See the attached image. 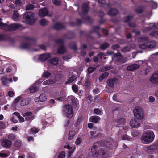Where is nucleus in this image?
I'll return each instance as SVG.
<instances>
[{"label": "nucleus", "instance_id": "obj_41", "mask_svg": "<svg viewBox=\"0 0 158 158\" xmlns=\"http://www.w3.org/2000/svg\"><path fill=\"white\" fill-rule=\"evenodd\" d=\"M17 117H16L15 115H14L13 113L12 114V117L10 119V120L13 123H16L17 122Z\"/></svg>", "mask_w": 158, "mask_h": 158}, {"label": "nucleus", "instance_id": "obj_40", "mask_svg": "<svg viewBox=\"0 0 158 158\" xmlns=\"http://www.w3.org/2000/svg\"><path fill=\"white\" fill-rule=\"evenodd\" d=\"M66 96V95L65 94L63 95L62 96H61L60 97H56L55 98V99L56 100H57L59 101H62L64 100L65 98V97Z\"/></svg>", "mask_w": 158, "mask_h": 158}, {"label": "nucleus", "instance_id": "obj_14", "mask_svg": "<svg viewBox=\"0 0 158 158\" xmlns=\"http://www.w3.org/2000/svg\"><path fill=\"white\" fill-rule=\"evenodd\" d=\"M48 11L46 8L41 9L39 10V15L40 17H44L48 15Z\"/></svg>", "mask_w": 158, "mask_h": 158}, {"label": "nucleus", "instance_id": "obj_26", "mask_svg": "<svg viewBox=\"0 0 158 158\" xmlns=\"http://www.w3.org/2000/svg\"><path fill=\"white\" fill-rule=\"evenodd\" d=\"M13 19L15 21H17L20 19V15L17 11H14L13 16Z\"/></svg>", "mask_w": 158, "mask_h": 158}, {"label": "nucleus", "instance_id": "obj_27", "mask_svg": "<svg viewBox=\"0 0 158 158\" xmlns=\"http://www.w3.org/2000/svg\"><path fill=\"white\" fill-rule=\"evenodd\" d=\"M64 148H66L69 150L71 149V150L69 151V157H70V155L74 151L75 149V147H74L73 148H72L69 145H68L67 146H65Z\"/></svg>", "mask_w": 158, "mask_h": 158}, {"label": "nucleus", "instance_id": "obj_30", "mask_svg": "<svg viewBox=\"0 0 158 158\" xmlns=\"http://www.w3.org/2000/svg\"><path fill=\"white\" fill-rule=\"evenodd\" d=\"M118 12V10L114 9H112L110 10L109 12L110 15H116Z\"/></svg>", "mask_w": 158, "mask_h": 158}, {"label": "nucleus", "instance_id": "obj_54", "mask_svg": "<svg viewBox=\"0 0 158 158\" xmlns=\"http://www.w3.org/2000/svg\"><path fill=\"white\" fill-rule=\"evenodd\" d=\"M109 46V44L107 43H106L102 44L101 46V48L102 49H105L107 48Z\"/></svg>", "mask_w": 158, "mask_h": 158}, {"label": "nucleus", "instance_id": "obj_59", "mask_svg": "<svg viewBox=\"0 0 158 158\" xmlns=\"http://www.w3.org/2000/svg\"><path fill=\"white\" fill-rule=\"evenodd\" d=\"M132 135L133 136H136L139 135V132L136 131H133L131 133Z\"/></svg>", "mask_w": 158, "mask_h": 158}, {"label": "nucleus", "instance_id": "obj_57", "mask_svg": "<svg viewBox=\"0 0 158 158\" xmlns=\"http://www.w3.org/2000/svg\"><path fill=\"white\" fill-rule=\"evenodd\" d=\"M94 112L100 115L102 114V112L98 109H95L94 110Z\"/></svg>", "mask_w": 158, "mask_h": 158}, {"label": "nucleus", "instance_id": "obj_62", "mask_svg": "<svg viewBox=\"0 0 158 158\" xmlns=\"http://www.w3.org/2000/svg\"><path fill=\"white\" fill-rule=\"evenodd\" d=\"M15 3L17 6H21L22 4V2L20 0H17L15 1Z\"/></svg>", "mask_w": 158, "mask_h": 158}, {"label": "nucleus", "instance_id": "obj_5", "mask_svg": "<svg viewBox=\"0 0 158 158\" xmlns=\"http://www.w3.org/2000/svg\"><path fill=\"white\" fill-rule=\"evenodd\" d=\"M135 117L139 120H142L144 118V114L143 109L139 107H136L134 110Z\"/></svg>", "mask_w": 158, "mask_h": 158}, {"label": "nucleus", "instance_id": "obj_12", "mask_svg": "<svg viewBox=\"0 0 158 158\" xmlns=\"http://www.w3.org/2000/svg\"><path fill=\"white\" fill-rule=\"evenodd\" d=\"M68 98L70 102L71 103V105L73 106H75L78 103V101L77 99L73 96H68Z\"/></svg>", "mask_w": 158, "mask_h": 158}, {"label": "nucleus", "instance_id": "obj_51", "mask_svg": "<svg viewBox=\"0 0 158 158\" xmlns=\"http://www.w3.org/2000/svg\"><path fill=\"white\" fill-rule=\"evenodd\" d=\"M151 35L154 37H155L158 39V31H156L153 32Z\"/></svg>", "mask_w": 158, "mask_h": 158}, {"label": "nucleus", "instance_id": "obj_32", "mask_svg": "<svg viewBox=\"0 0 158 158\" xmlns=\"http://www.w3.org/2000/svg\"><path fill=\"white\" fill-rule=\"evenodd\" d=\"M147 48H152L154 47L155 46V44L154 42H149V38H148L147 40Z\"/></svg>", "mask_w": 158, "mask_h": 158}, {"label": "nucleus", "instance_id": "obj_55", "mask_svg": "<svg viewBox=\"0 0 158 158\" xmlns=\"http://www.w3.org/2000/svg\"><path fill=\"white\" fill-rule=\"evenodd\" d=\"M6 127V125L2 122H0V128L4 129Z\"/></svg>", "mask_w": 158, "mask_h": 158}, {"label": "nucleus", "instance_id": "obj_49", "mask_svg": "<svg viewBox=\"0 0 158 158\" xmlns=\"http://www.w3.org/2000/svg\"><path fill=\"white\" fill-rule=\"evenodd\" d=\"M98 131H91L90 135L92 137H94L98 136L97 133Z\"/></svg>", "mask_w": 158, "mask_h": 158}, {"label": "nucleus", "instance_id": "obj_31", "mask_svg": "<svg viewBox=\"0 0 158 158\" xmlns=\"http://www.w3.org/2000/svg\"><path fill=\"white\" fill-rule=\"evenodd\" d=\"M76 78L77 77L76 76L72 75L68 79L66 83L68 84L71 83L75 80Z\"/></svg>", "mask_w": 158, "mask_h": 158}, {"label": "nucleus", "instance_id": "obj_46", "mask_svg": "<svg viewBox=\"0 0 158 158\" xmlns=\"http://www.w3.org/2000/svg\"><path fill=\"white\" fill-rule=\"evenodd\" d=\"M121 139L122 140H129L131 138L127 135H124L122 136Z\"/></svg>", "mask_w": 158, "mask_h": 158}, {"label": "nucleus", "instance_id": "obj_52", "mask_svg": "<svg viewBox=\"0 0 158 158\" xmlns=\"http://www.w3.org/2000/svg\"><path fill=\"white\" fill-rule=\"evenodd\" d=\"M65 154L64 151L61 152L60 153L58 158H65Z\"/></svg>", "mask_w": 158, "mask_h": 158}, {"label": "nucleus", "instance_id": "obj_3", "mask_svg": "<svg viewBox=\"0 0 158 158\" xmlns=\"http://www.w3.org/2000/svg\"><path fill=\"white\" fill-rule=\"evenodd\" d=\"M35 14L32 12H28L25 13L23 18L27 24L32 25L34 23L36 19L35 18Z\"/></svg>", "mask_w": 158, "mask_h": 158}, {"label": "nucleus", "instance_id": "obj_63", "mask_svg": "<svg viewBox=\"0 0 158 158\" xmlns=\"http://www.w3.org/2000/svg\"><path fill=\"white\" fill-rule=\"evenodd\" d=\"M95 69L94 67H89L88 69V71L89 73H90L94 71Z\"/></svg>", "mask_w": 158, "mask_h": 158}, {"label": "nucleus", "instance_id": "obj_4", "mask_svg": "<svg viewBox=\"0 0 158 158\" xmlns=\"http://www.w3.org/2000/svg\"><path fill=\"white\" fill-rule=\"evenodd\" d=\"M64 114L68 118H70L73 115L72 107L70 105L65 106L63 110Z\"/></svg>", "mask_w": 158, "mask_h": 158}, {"label": "nucleus", "instance_id": "obj_53", "mask_svg": "<svg viewBox=\"0 0 158 158\" xmlns=\"http://www.w3.org/2000/svg\"><path fill=\"white\" fill-rule=\"evenodd\" d=\"M8 138L10 140L14 139L15 138V136L13 134H10L8 136Z\"/></svg>", "mask_w": 158, "mask_h": 158}, {"label": "nucleus", "instance_id": "obj_60", "mask_svg": "<svg viewBox=\"0 0 158 158\" xmlns=\"http://www.w3.org/2000/svg\"><path fill=\"white\" fill-rule=\"evenodd\" d=\"M52 2L53 4L56 5H59L60 4V2L59 0H52Z\"/></svg>", "mask_w": 158, "mask_h": 158}, {"label": "nucleus", "instance_id": "obj_29", "mask_svg": "<svg viewBox=\"0 0 158 158\" xmlns=\"http://www.w3.org/2000/svg\"><path fill=\"white\" fill-rule=\"evenodd\" d=\"M66 51V49L65 47L62 45L58 49V53L60 54H63Z\"/></svg>", "mask_w": 158, "mask_h": 158}, {"label": "nucleus", "instance_id": "obj_6", "mask_svg": "<svg viewBox=\"0 0 158 158\" xmlns=\"http://www.w3.org/2000/svg\"><path fill=\"white\" fill-rule=\"evenodd\" d=\"M98 147V143H95L93 146L92 148L91 149V151L93 154V155L94 156H96L97 157H100V156L102 155V157H103L104 158V157L106 156L105 153H104L103 151V150L105 149V148H102L101 149V152H99L97 153L96 148Z\"/></svg>", "mask_w": 158, "mask_h": 158}, {"label": "nucleus", "instance_id": "obj_9", "mask_svg": "<svg viewBox=\"0 0 158 158\" xmlns=\"http://www.w3.org/2000/svg\"><path fill=\"white\" fill-rule=\"evenodd\" d=\"M51 56V54H44L37 56L38 60L40 61H44L46 60L48 58L50 57Z\"/></svg>", "mask_w": 158, "mask_h": 158}, {"label": "nucleus", "instance_id": "obj_61", "mask_svg": "<svg viewBox=\"0 0 158 158\" xmlns=\"http://www.w3.org/2000/svg\"><path fill=\"white\" fill-rule=\"evenodd\" d=\"M82 140L81 138H77L75 141V143L77 145H78L81 143Z\"/></svg>", "mask_w": 158, "mask_h": 158}, {"label": "nucleus", "instance_id": "obj_15", "mask_svg": "<svg viewBox=\"0 0 158 158\" xmlns=\"http://www.w3.org/2000/svg\"><path fill=\"white\" fill-rule=\"evenodd\" d=\"M150 81L154 84H158V74H154L150 77Z\"/></svg>", "mask_w": 158, "mask_h": 158}, {"label": "nucleus", "instance_id": "obj_39", "mask_svg": "<svg viewBox=\"0 0 158 158\" xmlns=\"http://www.w3.org/2000/svg\"><path fill=\"white\" fill-rule=\"evenodd\" d=\"M82 9L84 12H86L88 11L89 10V7L87 4L84 3L83 5Z\"/></svg>", "mask_w": 158, "mask_h": 158}, {"label": "nucleus", "instance_id": "obj_42", "mask_svg": "<svg viewBox=\"0 0 158 158\" xmlns=\"http://www.w3.org/2000/svg\"><path fill=\"white\" fill-rule=\"evenodd\" d=\"M9 153H5L3 151L0 152V156L2 157H6L9 156Z\"/></svg>", "mask_w": 158, "mask_h": 158}, {"label": "nucleus", "instance_id": "obj_64", "mask_svg": "<svg viewBox=\"0 0 158 158\" xmlns=\"http://www.w3.org/2000/svg\"><path fill=\"white\" fill-rule=\"evenodd\" d=\"M98 56L101 59H106V57H105V56L102 53H100L98 54Z\"/></svg>", "mask_w": 158, "mask_h": 158}, {"label": "nucleus", "instance_id": "obj_16", "mask_svg": "<svg viewBox=\"0 0 158 158\" xmlns=\"http://www.w3.org/2000/svg\"><path fill=\"white\" fill-rule=\"evenodd\" d=\"M23 116L25 117V119L27 121L33 119L34 117L32 113L30 112L24 113Z\"/></svg>", "mask_w": 158, "mask_h": 158}, {"label": "nucleus", "instance_id": "obj_24", "mask_svg": "<svg viewBox=\"0 0 158 158\" xmlns=\"http://www.w3.org/2000/svg\"><path fill=\"white\" fill-rule=\"evenodd\" d=\"M30 100L29 98H25L22 100L21 102L20 105L22 106H24L28 105Z\"/></svg>", "mask_w": 158, "mask_h": 158}, {"label": "nucleus", "instance_id": "obj_18", "mask_svg": "<svg viewBox=\"0 0 158 158\" xmlns=\"http://www.w3.org/2000/svg\"><path fill=\"white\" fill-rule=\"evenodd\" d=\"M139 67V65L138 64H132L128 66L127 68L128 70L133 71L136 69H138Z\"/></svg>", "mask_w": 158, "mask_h": 158}, {"label": "nucleus", "instance_id": "obj_34", "mask_svg": "<svg viewBox=\"0 0 158 158\" xmlns=\"http://www.w3.org/2000/svg\"><path fill=\"white\" fill-rule=\"evenodd\" d=\"M64 27V25L60 23H57L54 26V28L56 29H60Z\"/></svg>", "mask_w": 158, "mask_h": 158}, {"label": "nucleus", "instance_id": "obj_20", "mask_svg": "<svg viewBox=\"0 0 158 158\" xmlns=\"http://www.w3.org/2000/svg\"><path fill=\"white\" fill-rule=\"evenodd\" d=\"M117 81V80L116 78L110 79H109L107 82L108 86L110 87H112L114 86L115 82Z\"/></svg>", "mask_w": 158, "mask_h": 158}, {"label": "nucleus", "instance_id": "obj_2", "mask_svg": "<svg viewBox=\"0 0 158 158\" xmlns=\"http://www.w3.org/2000/svg\"><path fill=\"white\" fill-rule=\"evenodd\" d=\"M2 19H0V28L5 31H14L20 27V25L17 24H13L8 26L6 24H4L2 22Z\"/></svg>", "mask_w": 158, "mask_h": 158}, {"label": "nucleus", "instance_id": "obj_7", "mask_svg": "<svg viewBox=\"0 0 158 158\" xmlns=\"http://www.w3.org/2000/svg\"><path fill=\"white\" fill-rule=\"evenodd\" d=\"M21 48H22L26 49L27 50H31V51H39V49L37 48L31 49L32 48V46L30 44L27 43H23L21 45Z\"/></svg>", "mask_w": 158, "mask_h": 158}, {"label": "nucleus", "instance_id": "obj_36", "mask_svg": "<svg viewBox=\"0 0 158 158\" xmlns=\"http://www.w3.org/2000/svg\"><path fill=\"white\" fill-rule=\"evenodd\" d=\"M14 146L17 148L20 147L22 145V143L19 140L15 141L14 143Z\"/></svg>", "mask_w": 158, "mask_h": 158}, {"label": "nucleus", "instance_id": "obj_22", "mask_svg": "<svg viewBox=\"0 0 158 158\" xmlns=\"http://www.w3.org/2000/svg\"><path fill=\"white\" fill-rule=\"evenodd\" d=\"M147 148L149 150L158 149V140L155 144L148 146Z\"/></svg>", "mask_w": 158, "mask_h": 158}, {"label": "nucleus", "instance_id": "obj_50", "mask_svg": "<svg viewBox=\"0 0 158 158\" xmlns=\"http://www.w3.org/2000/svg\"><path fill=\"white\" fill-rule=\"evenodd\" d=\"M21 97L20 96H19L17 97L14 100L13 105H15V104H16L21 99Z\"/></svg>", "mask_w": 158, "mask_h": 158}, {"label": "nucleus", "instance_id": "obj_19", "mask_svg": "<svg viewBox=\"0 0 158 158\" xmlns=\"http://www.w3.org/2000/svg\"><path fill=\"white\" fill-rule=\"evenodd\" d=\"M63 77V75L61 74H58L55 76L54 81L56 84L60 82V81Z\"/></svg>", "mask_w": 158, "mask_h": 158}, {"label": "nucleus", "instance_id": "obj_44", "mask_svg": "<svg viewBox=\"0 0 158 158\" xmlns=\"http://www.w3.org/2000/svg\"><path fill=\"white\" fill-rule=\"evenodd\" d=\"M151 69V67H148L143 71L142 72L141 74L143 75L147 74L148 73L150 70Z\"/></svg>", "mask_w": 158, "mask_h": 158}, {"label": "nucleus", "instance_id": "obj_13", "mask_svg": "<svg viewBox=\"0 0 158 158\" xmlns=\"http://www.w3.org/2000/svg\"><path fill=\"white\" fill-rule=\"evenodd\" d=\"M47 99V97L44 94H40L39 97L35 98V101L36 102H44Z\"/></svg>", "mask_w": 158, "mask_h": 158}, {"label": "nucleus", "instance_id": "obj_25", "mask_svg": "<svg viewBox=\"0 0 158 158\" xmlns=\"http://www.w3.org/2000/svg\"><path fill=\"white\" fill-rule=\"evenodd\" d=\"M76 132L74 131H70L69 133L68 137V140H71L73 138Z\"/></svg>", "mask_w": 158, "mask_h": 158}, {"label": "nucleus", "instance_id": "obj_35", "mask_svg": "<svg viewBox=\"0 0 158 158\" xmlns=\"http://www.w3.org/2000/svg\"><path fill=\"white\" fill-rule=\"evenodd\" d=\"M109 73L107 72H104L99 77V80L101 81L104 79L108 75Z\"/></svg>", "mask_w": 158, "mask_h": 158}, {"label": "nucleus", "instance_id": "obj_28", "mask_svg": "<svg viewBox=\"0 0 158 158\" xmlns=\"http://www.w3.org/2000/svg\"><path fill=\"white\" fill-rule=\"evenodd\" d=\"M13 114L15 115L16 117H17V118L20 122H23L24 121V118L20 116L18 113L15 112L13 113Z\"/></svg>", "mask_w": 158, "mask_h": 158}, {"label": "nucleus", "instance_id": "obj_10", "mask_svg": "<svg viewBox=\"0 0 158 158\" xmlns=\"http://www.w3.org/2000/svg\"><path fill=\"white\" fill-rule=\"evenodd\" d=\"M1 145L5 148H8L12 144L11 141L7 139H3L1 141Z\"/></svg>", "mask_w": 158, "mask_h": 158}, {"label": "nucleus", "instance_id": "obj_38", "mask_svg": "<svg viewBox=\"0 0 158 158\" xmlns=\"http://www.w3.org/2000/svg\"><path fill=\"white\" fill-rule=\"evenodd\" d=\"M40 24L42 26H45L48 23V21L44 19H43L40 21Z\"/></svg>", "mask_w": 158, "mask_h": 158}, {"label": "nucleus", "instance_id": "obj_45", "mask_svg": "<svg viewBox=\"0 0 158 158\" xmlns=\"http://www.w3.org/2000/svg\"><path fill=\"white\" fill-rule=\"evenodd\" d=\"M51 75V74L48 71L44 72L42 76L44 77L47 78L48 77L50 76Z\"/></svg>", "mask_w": 158, "mask_h": 158}, {"label": "nucleus", "instance_id": "obj_56", "mask_svg": "<svg viewBox=\"0 0 158 158\" xmlns=\"http://www.w3.org/2000/svg\"><path fill=\"white\" fill-rule=\"evenodd\" d=\"M31 132H33V134L36 133L39 131V130L37 128L35 127L31 128Z\"/></svg>", "mask_w": 158, "mask_h": 158}, {"label": "nucleus", "instance_id": "obj_17", "mask_svg": "<svg viewBox=\"0 0 158 158\" xmlns=\"http://www.w3.org/2000/svg\"><path fill=\"white\" fill-rule=\"evenodd\" d=\"M55 84H56V83L54 80H52L51 79L47 80L44 81L43 83V85L48 86L53 85Z\"/></svg>", "mask_w": 158, "mask_h": 158}, {"label": "nucleus", "instance_id": "obj_33", "mask_svg": "<svg viewBox=\"0 0 158 158\" xmlns=\"http://www.w3.org/2000/svg\"><path fill=\"white\" fill-rule=\"evenodd\" d=\"M58 62V59L57 58L52 59L49 61L50 63L55 65H56L57 64Z\"/></svg>", "mask_w": 158, "mask_h": 158}, {"label": "nucleus", "instance_id": "obj_47", "mask_svg": "<svg viewBox=\"0 0 158 158\" xmlns=\"http://www.w3.org/2000/svg\"><path fill=\"white\" fill-rule=\"evenodd\" d=\"M90 81L89 80H87L85 84V87L86 89H88L89 86Z\"/></svg>", "mask_w": 158, "mask_h": 158}, {"label": "nucleus", "instance_id": "obj_43", "mask_svg": "<svg viewBox=\"0 0 158 158\" xmlns=\"http://www.w3.org/2000/svg\"><path fill=\"white\" fill-rule=\"evenodd\" d=\"M131 51V48H130L129 46L126 47L122 49V51L124 53L129 52Z\"/></svg>", "mask_w": 158, "mask_h": 158}, {"label": "nucleus", "instance_id": "obj_37", "mask_svg": "<svg viewBox=\"0 0 158 158\" xmlns=\"http://www.w3.org/2000/svg\"><path fill=\"white\" fill-rule=\"evenodd\" d=\"M1 80L4 85H6L8 83V79L5 77H2L1 78Z\"/></svg>", "mask_w": 158, "mask_h": 158}, {"label": "nucleus", "instance_id": "obj_23", "mask_svg": "<svg viewBox=\"0 0 158 158\" xmlns=\"http://www.w3.org/2000/svg\"><path fill=\"white\" fill-rule=\"evenodd\" d=\"M100 119V117L97 116H92L90 118V121L94 123H98Z\"/></svg>", "mask_w": 158, "mask_h": 158}, {"label": "nucleus", "instance_id": "obj_11", "mask_svg": "<svg viewBox=\"0 0 158 158\" xmlns=\"http://www.w3.org/2000/svg\"><path fill=\"white\" fill-rule=\"evenodd\" d=\"M130 124L132 127L137 128L140 126V123L137 120L133 119L131 120Z\"/></svg>", "mask_w": 158, "mask_h": 158}, {"label": "nucleus", "instance_id": "obj_58", "mask_svg": "<svg viewBox=\"0 0 158 158\" xmlns=\"http://www.w3.org/2000/svg\"><path fill=\"white\" fill-rule=\"evenodd\" d=\"M64 127L67 129H69L70 128L69 121H67L65 122L64 124Z\"/></svg>", "mask_w": 158, "mask_h": 158}, {"label": "nucleus", "instance_id": "obj_48", "mask_svg": "<svg viewBox=\"0 0 158 158\" xmlns=\"http://www.w3.org/2000/svg\"><path fill=\"white\" fill-rule=\"evenodd\" d=\"M34 5L33 4H30L27 5L26 9L27 10H30L33 9Z\"/></svg>", "mask_w": 158, "mask_h": 158}, {"label": "nucleus", "instance_id": "obj_21", "mask_svg": "<svg viewBox=\"0 0 158 158\" xmlns=\"http://www.w3.org/2000/svg\"><path fill=\"white\" fill-rule=\"evenodd\" d=\"M30 93H32L35 92L38 90V86L36 83L34 84L32 86L29 88Z\"/></svg>", "mask_w": 158, "mask_h": 158}, {"label": "nucleus", "instance_id": "obj_1", "mask_svg": "<svg viewBox=\"0 0 158 158\" xmlns=\"http://www.w3.org/2000/svg\"><path fill=\"white\" fill-rule=\"evenodd\" d=\"M155 135L153 131L151 130H147L143 133L141 137V140L143 143L148 144L153 141Z\"/></svg>", "mask_w": 158, "mask_h": 158}, {"label": "nucleus", "instance_id": "obj_8", "mask_svg": "<svg viewBox=\"0 0 158 158\" xmlns=\"http://www.w3.org/2000/svg\"><path fill=\"white\" fill-rule=\"evenodd\" d=\"M148 40V38L144 37L140 38L139 41L142 42L141 44H139V46L140 48L142 49H144L147 48V40Z\"/></svg>", "mask_w": 158, "mask_h": 158}]
</instances>
